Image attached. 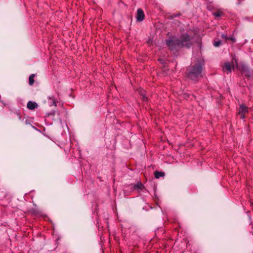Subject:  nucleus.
Here are the masks:
<instances>
[{
  "label": "nucleus",
  "mask_w": 253,
  "mask_h": 253,
  "mask_svg": "<svg viewBox=\"0 0 253 253\" xmlns=\"http://www.w3.org/2000/svg\"><path fill=\"white\" fill-rule=\"evenodd\" d=\"M188 70V76L192 80H195L197 78L202 76V65L201 63L191 67Z\"/></svg>",
  "instance_id": "obj_1"
},
{
  "label": "nucleus",
  "mask_w": 253,
  "mask_h": 253,
  "mask_svg": "<svg viewBox=\"0 0 253 253\" xmlns=\"http://www.w3.org/2000/svg\"><path fill=\"white\" fill-rule=\"evenodd\" d=\"M191 40L192 38L188 34L185 33L182 34L180 36L179 40H178L180 47L189 48L192 44Z\"/></svg>",
  "instance_id": "obj_2"
},
{
  "label": "nucleus",
  "mask_w": 253,
  "mask_h": 253,
  "mask_svg": "<svg viewBox=\"0 0 253 253\" xmlns=\"http://www.w3.org/2000/svg\"><path fill=\"white\" fill-rule=\"evenodd\" d=\"M166 43L170 50H173L178 47H180L179 40L175 37H171L166 40Z\"/></svg>",
  "instance_id": "obj_3"
},
{
  "label": "nucleus",
  "mask_w": 253,
  "mask_h": 253,
  "mask_svg": "<svg viewBox=\"0 0 253 253\" xmlns=\"http://www.w3.org/2000/svg\"><path fill=\"white\" fill-rule=\"evenodd\" d=\"M248 112V108L245 105L242 104L240 106L238 114L240 115V117L241 119L243 120L245 118V115Z\"/></svg>",
  "instance_id": "obj_4"
},
{
  "label": "nucleus",
  "mask_w": 253,
  "mask_h": 253,
  "mask_svg": "<svg viewBox=\"0 0 253 253\" xmlns=\"http://www.w3.org/2000/svg\"><path fill=\"white\" fill-rule=\"evenodd\" d=\"M144 17L145 15L143 11L140 8L138 9L136 15L137 21L138 22L143 21L144 19Z\"/></svg>",
  "instance_id": "obj_5"
},
{
  "label": "nucleus",
  "mask_w": 253,
  "mask_h": 253,
  "mask_svg": "<svg viewBox=\"0 0 253 253\" xmlns=\"http://www.w3.org/2000/svg\"><path fill=\"white\" fill-rule=\"evenodd\" d=\"M38 104L32 101H29L28 102L27 104V108L30 110H34L38 107Z\"/></svg>",
  "instance_id": "obj_6"
},
{
  "label": "nucleus",
  "mask_w": 253,
  "mask_h": 253,
  "mask_svg": "<svg viewBox=\"0 0 253 253\" xmlns=\"http://www.w3.org/2000/svg\"><path fill=\"white\" fill-rule=\"evenodd\" d=\"M231 68H232L231 64L229 62L225 63L224 64V66L223 67V70L227 71V74L231 72Z\"/></svg>",
  "instance_id": "obj_7"
},
{
  "label": "nucleus",
  "mask_w": 253,
  "mask_h": 253,
  "mask_svg": "<svg viewBox=\"0 0 253 253\" xmlns=\"http://www.w3.org/2000/svg\"><path fill=\"white\" fill-rule=\"evenodd\" d=\"M139 93L140 95L142 97V99L144 101H148V97L146 96V94H145V91L142 89H140V91H139Z\"/></svg>",
  "instance_id": "obj_8"
},
{
  "label": "nucleus",
  "mask_w": 253,
  "mask_h": 253,
  "mask_svg": "<svg viewBox=\"0 0 253 253\" xmlns=\"http://www.w3.org/2000/svg\"><path fill=\"white\" fill-rule=\"evenodd\" d=\"M154 174L156 178H159L161 177L164 176L165 173L162 171H156L155 172Z\"/></svg>",
  "instance_id": "obj_9"
},
{
  "label": "nucleus",
  "mask_w": 253,
  "mask_h": 253,
  "mask_svg": "<svg viewBox=\"0 0 253 253\" xmlns=\"http://www.w3.org/2000/svg\"><path fill=\"white\" fill-rule=\"evenodd\" d=\"M35 74H31L29 78V84L32 85L34 83Z\"/></svg>",
  "instance_id": "obj_10"
},
{
  "label": "nucleus",
  "mask_w": 253,
  "mask_h": 253,
  "mask_svg": "<svg viewBox=\"0 0 253 253\" xmlns=\"http://www.w3.org/2000/svg\"><path fill=\"white\" fill-rule=\"evenodd\" d=\"M223 14V12L220 11H217L213 13V15L216 17H219Z\"/></svg>",
  "instance_id": "obj_11"
},
{
  "label": "nucleus",
  "mask_w": 253,
  "mask_h": 253,
  "mask_svg": "<svg viewBox=\"0 0 253 253\" xmlns=\"http://www.w3.org/2000/svg\"><path fill=\"white\" fill-rule=\"evenodd\" d=\"M134 188L136 189H139L142 190L143 188V185L141 183H138L134 186Z\"/></svg>",
  "instance_id": "obj_12"
},
{
  "label": "nucleus",
  "mask_w": 253,
  "mask_h": 253,
  "mask_svg": "<svg viewBox=\"0 0 253 253\" xmlns=\"http://www.w3.org/2000/svg\"><path fill=\"white\" fill-rule=\"evenodd\" d=\"M221 44V41H215L213 43V45L215 47H218Z\"/></svg>",
  "instance_id": "obj_13"
},
{
  "label": "nucleus",
  "mask_w": 253,
  "mask_h": 253,
  "mask_svg": "<svg viewBox=\"0 0 253 253\" xmlns=\"http://www.w3.org/2000/svg\"><path fill=\"white\" fill-rule=\"evenodd\" d=\"M48 99L49 100H52L53 101V104L56 105V102H55V98L53 96H49L48 97Z\"/></svg>",
  "instance_id": "obj_14"
},
{
  "label": "nucleus",
  "mask_w": 253,
  "mask_h": 253,
  "mask_svg": "<svg viewBox=\"0 0 253 253\" xmlns=\"http://www.w3.org/2000/svg\"><path fill=\"white\" fill-rule=\"evenodd\" d=\"M222 38H225V39H229V38H228L227 37V36H226V35H224V34H223V35H222Z\"/></svg>",
  "instance_id": "obj_15"
}]
</instances>
